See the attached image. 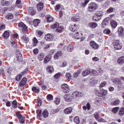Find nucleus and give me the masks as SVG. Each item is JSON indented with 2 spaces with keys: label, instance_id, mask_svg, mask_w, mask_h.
<instances>
[{
  "label": "nucleus",
  "instance_id": "obj_26",
  "mask_svg": "<svg viewBox=\"0 0 124 124\" xmlns=\"http://www.w3.org/2000/svg\"><path fill=\"white\" fill-rule=\"evenodd\" d=\"M118 63L119 64H123L124 63V56H121L119 57L117 60Z\"/></svg>",
  "mask_w": 124,
  "mask_h": 124
},
{
  "label": "nucleus",
  "instance_id": "obj_46",
  "mask_svg": "<svg viewBox=\"0 0 124 124\" xmlns=\"http://www.w3.org/2000/svg\"><path fill=\"white\" fill-rule=\"evenodd\" d=\"M80 70H78L76 72H75L74 73V75H73V77H74V78H77V77H78L79 74L80 73Z\"/></svg>",
  "mask_w": 124,
  "mask_h": 124
},
{
  "label": "nucleus",
  "instance_id": "obj_55",
  "mask_svg": "<svg viewBox=\"0 0 124 124\" xmlns=\"http://www.w3.org/2000/svg\"><path fill=\"white\" fill-rule=\"evenodd\" d=\"M22 77H23V76L22 75H19L16 77V81H17V82H19L21 79H22Z\"/></svg>",
  "mask_w": 124,
  "mask_h": 124
},
{
  "label": "nucleus",
  "instance_id": "obj_10",
  "mask_svg": "<svg viewBox=\"0 0 124 124\" xmlns=\"http://www.w3.org/2000/svg\"><path fill=\"white\" fill-rule=\"evenodd\" d=\"M82 36H83V35H82L81 33L79 32L75 33L73 35V37L76 39H81V38H82Z\"/></svg>",
  "mask_w": 124,
  "mask_h": 124
},
{
  "label": "nucleus",
  "instance_id": "obj_16",
  "mask_svg": "<svg viewBox=\"0 0 124 124\" xmlns=\"http://www.w3.org/2000/svg\"><path fill=\"white\" fill-rule=\"evenodd\" d=\"M88 27L91 29H95L97 27V23L95 22H91L88 24Z\"/></svg>",
  "mask_w": 124,
  "mask_h": 124
},
{
  "label": "nucleus",
  "instance_id": "obj_22",
  "mask_svg": "<svg viewBox=\"0 0 124 124\" xmlns=\"http://www.w3.org/2000/svg\"><path fill=\"white\" fill-rule=\"evenodd\" d=\"M111 27L113 28V29H116L117 26H118V22L117 21L113 20L110 21Z\"/></svg>",
  "mask_w": 124,
  "mask_h": 124
},
{
  "label": "nucleus",
  "instance_id": "obj_44",
  "mask_svg": "<svg viewBox=\"0 0 124 124\" xmlns=\"http://www.w3.org/2000/svg\"><path fill=\"white\" fill-rule=\"evenodd\" d=\"M61 101V99L59 98H56L54 101H53L54 103L55 104H56V105H58L60 104V102Z\"/></svg>",
  "mask_w": 124,
  "mask_h": 124
},
{
  "label": "nucleus",
  "instance_id": "obj_63",
  "mask_svg": "<svg viewBox=\"0 0 124 124\" xmlns=\"http://www.w3.org/2000/svg\"><path fill=\"white\" fill-rule=\"evenodd\" d=\"M110 5V2L107 1L105 2L104 6L106 8L108 7Z\"/></svg>",
  "mask_w": 124,
  "mask_h": 124
},
{
  "label": "nucleus",
  "instance_id": "obj_13",
  "mask_svg": "<svg viewBox=\"0 0 124 124\" xmlns=\"http://www.w3.org/2000/svg\"><path fill=\"white\" fill-rule=\"evenodd\" d=\"M16 58L18 62H23V57H22V54L20 51H17V53H16Z\"/></svg>",
  "mask_w": 124,
  "mask_h": 124
},
{
  "label": "nucleus",
  "instance_id": "obj_60",
  "mask_svg": "<svg viewBox=\"0 0 124 124\" xmlns=\"http://www.w3.org/2000/svg\"><path fill=\"white\" fill-rule=\"evenodd\" d=\"M53 98V95H52V94H48L47 95V99L48 100H52Z\"/></svg>",
  "mask_w": 124,
  "mask_h": 124
},
{
  "label": "nucleus",
  "instance_id": "obj_4",
  "mask_svg": "<svg viewBox=\"0 0 124 124\" xmlns=\"http://www.w3.org/2000/svg\"><path fill=\"white\" fill-rule=\"evenodd\" d=\"M16 114L20 124H24V123H25V118L22 116L21 113L19 112V111H17L16 113Z\"/></svg>",
  "mask_w": 124,
  "mask_h": 124
},
{
  "label": "nucleus",
  "instance_id": "obj_14",
  "mask_svg": "<svg viewBox=\"0 0 124 124\" xmlns=\"http://www.w3.org/2000/svg\"><path fill=\"white\" fill-rule=\"evenodd\" d=\"M27 78H23L20 82L19 84V87H23L26 85V83H27Z\"/></svg>",
  "mask_w": 124,
  "mask_h": 124
},
{
  "label": "nucleus",
  "instance_id": "obj_34",
  "mask_svg": "<svg viewBox=\"0 0 124 124\" xmlns=\"http://www.w3.org/2000/svg\"><path fill=\"white\" fill-rule=\"evenodd\" d=\"M9 32L8 31H5L3 34V37H4L5 39H7V38L9 37Z\"/></svg>",
  "mask_w": 124,
  "mask_h": 124
},
{
  "label": "nucleus",
  "instance_id": "obj_7",
  "mask_svg": "<svg viewBox=\"0 0 124 124\" xmlns=\"http://www.w3.org/2000/svg\"><path fill=\"white\" fill-rule=\"evenodd\" d=\"M71 95L72 98H76V97L78 96H81L82 93L81 92H78V91H76L73 92Z\"/></svg>",
  "mask_w": 124,
  "mask_h": 124
},
{
  "label": "nucleus",
  "instance_id": "obj_49",
  "mask_svg": "<svg viewBox=\"0 0 124 124\" xmlns=\"http://www.w3.org/2000/svg\"><path fill=\"white\" fill-rule=\"evenodd\" d=\"M6 18H8L9 20H11L14 18L13 15L12 14H8Z\"/></svg>",
  "mask_w": 124,
  "mask_h": 124
},
{
  "label": "nucleus",
  "instance_id": "obj_11",
  "mask_svg": "<svg viewBox=\"0 0 124 124\" xmlns=\"http://www.w3.org/2000/svg\"><path fill=\"white\" fill-rule=\"evenodd\" d=\"M118 34L120 37L124 36V28L123 27H120L118 29Z\"/></svg>",
  "mask_w": 124,
  "mask_h": 124
},
{
  "label": "nucleus",
  "instance_id": "obj_23",
  "mask_svg": "<svg viewBox=\"0 0 124 124\" xmlns=\"http://www.w3.org/2000/svg\"><path fill=\"white\" fill-rule=\"evenodd\" d=\"M28 11L29 12V14L32 16L35 15V10H34L32 7H30L28 9Z\"/></svg>",
  "mask_w": 124,
  "mask_h": 124
},
{
  "label": "nucleus",
  "instance_id": "obj_58",
  "mask_svg": "<svg viewBox=\"0 0 124 124\" xmlns=\"http://www.w3.org/2000/svg\"><path fill=\"white\" fill-rule=\"evenodd\" d=\"M97 121L99 123H106V121H105V120H104V119L102 118H100V119H98Z\"/></svg>",
  "mask_w": 124,
  "mask_h": 124
},
{
  "label": "nucleus",
  "instance_id": "obj_19",
  "mask_svg": "<svg viewBox=\"0 0 124 124\" xmlns=\"http://www.w3.org/2000/svg\"><path fill=\"white\" fill-rule=\"evenodd\" d=\"M0 4L2 5V6H6L10 4V1L5 0H2L0 2Z\"/></svg>",
  "mask_w": 124,
  "mask_h": 124
},
{
  "label": "nucleus",
  "instance_id": "obj_57",
  "mask_svg": "<svg viewBox=\"0 0 124 124\" xmlns=\"http://www.w3.org/2000/svg\"><path fill=\"white\" fill-rule=\"evenodd\" d=\"M97 75H102V73H103V70L102 69H100L97 70Z\"/></svg>",
  "mask_w": 124,
  "mask_h": 124
},
{
  "label": "nucleus",
  "instance_id": "obj_15",
  "mask_svg": "<svg viewBox=\"0 0 124 124\" xmlns=\"http://www.w3.org/2000/svg\"><path fill=\"white\" fill-rule=\"evenodd\" d=\"M108 24H109V21L108 20V18H105L102 23V26H101L102 28H105V27H106V26H107Z\"/></svg>",
  "mask_w": 124,
  "mask_h": 124
},
{
  "label": "nucleus",
  "instance_id": "obj_12",
  "mask_svg": "<svg viewBox=\"0 0 124 124\" xmlns=\"http://www.w3.org/2000/svg\"><path fill=\"white\" fill-rule=\"evenodd\" d=\"M69 30L71 31H75L78 30V26L76 24L71 25L69 26Z\"/></svg>",
  "mask_w": 124,
  "mask_h": 124
},
{
  "label": "nucleus",
  "instance_id": "obj_61",
  "mask_svg": "<svg viewBox=\"0 0 124 124\" xmlns=\"http://www.w3.org/2000/svg\"><path fill=\"white\" fill-rule=\"evenodd\" d=\"M60 77H61V73H60L56 74L54 76V78H55V79H59V78H60Z\"/></svg>",
  "mask_w": 124,
  "mask_h": 124
},
{
  "label": "nucleus",
  "instance_id": "obj_35",
  "mask_svg": "<svg viewBox=\"0 0 124 124\" xmlns=\"http://www.w3.org/2000/svg\"><path fill=\"white\" fill-rule=\"evenodd\" d=\"M40 24V20L39 19H35L33 21V25L34 27H37L38 25Z\"/></svg>",
  "mask_w": 124,
  "mask_h": 124
},
{
  "label": "nucleus",
  "instance_id": "obj_41",
  "mask_svg": "<svg viewBox=\"0 0 124 124\" xmlns=\"http://www.w3.org/2000/svg\"><path fill=\"white\" fill-rule=\"evenodd\" d=\"M38 60L40 62H41L44 60V55L42 53H40L38 56Z\"/></svg>",
  "mask_w": 124,
  "mask_h": 124
},
{
  "label": "nucleus",
  "instance_id": "obj_21",
  "mask_svg": "<svg viewBox=\"0 0 124 124\" xmlns=\"http://www.w3.org/2000/svg\"><path fill=\"white\" fill-rule=\"evenodd\" d=\"M61 56H62V51H59L54 55V58L55 60H58V59H59V57H61Z\"/></svg>",
  "mask_w": 124,
  "mask_h": 124
},
{
  "label": "nucleus",
  "instance_id": "obj_56",
  "mask_svg": "<svg viewBox=\"0 0 124 124\" xmlns=\"http://www.w3.org/2000/svg\"><path fill=\"white\" fill-rule=\"evenodd\" d=\"M106 85H107V82L103 81L100 84V88H103V87H105Z\"/></svg>",
  "mask_w": 124,
  "mask_h": 124
},
{
  "label": "nucleus",
  "instance_id": "obj_27",
  "mask_svg": "<svg viewBox=\"0 0 124 124\" xmlns=\"http://www.w3.org/2000/svg\"><path fill=\"white\" fill-rule=\"evenodd\" d=\"M46 18L47 23H50L51 22H52V21L54 20V17L51 16L50 15L46 16Z\"/></svg>",
  "mask_w": 124,
  "mask_h": 124
},
{
  "label": "nucleus",
  "instance_id": "obj_28",
  "mask_svg": "<svg viewBox=\"0 0 124 124\" xmlns=\"http://www.w3.org/2000/svg\"><path fill=\"white\" fill-rule=\"evenodd\" d=\"M37 9L38 10V11H41V10L43 9V3H39L37 5Z\"/></svg>",
  "mask_w": 124,
  "mask_h": 124
},
{
  "label": "nucleus",
  "instance_id": "obj_52",
  "mask_svg": "<svg viewBox=\"0 0 124 124\" xmlns=\"http://www.w3.org/2000/svg\"><path fill=\"white\" fill-rule=\"evenodd\" d=\"M94 118H95L96 121H97L99 118V113L96 112L94 113Z\"/></svg>",
  "mask_w": 124,
  "mask_h": 124
},
{
  "label": "nucleus",
  "instance_id": "obj_32",
  "mask_svg": "<svg viewBox=\"0 0 124 124\" xmlns=\"http://www.w3.org/2000/svg\"><path fill=\"white\" fill-rule=\"evenodd\" d=\"M71 21L73 22H79L80 21V17L77 16H72L71 17Z\"/></svg>",
  "mask_w": 124,
  "mask_h": 124
},
{
  "label": "nucleus",
  "instance_id": "obj_30",
  "mask_svg": "<svg viewBox=\"0 0 124 124\" xmlns=\"http://www.w3.org/2000/svg\"><path fill=\"white\" fill-rule=\"evenodd\" d=\"M58 27H59V23L58 22H56L54 24L50 26L51 29L52 30H55V31H56V30L58 29Z\"/></svg>",
  "mask_w": 124,
  "mask_h": 124
},
{
  "label": "nucleus",
  "instance_id": "obj_1",
  "mask_svg": "<svg viewBox=\"0 0 124 124\" xmlns=\"http://www.w3.org/2000/svg\"><path fill=\"white\" fill-rule=\"evenodd\" d=\"M112 45L115 50H121L123 48V44L119 40L113 41Z\"/></svg>",
  "mask_w": 124,
  "mask_h": 124
},
{
  "label": "nucleus",
  "instance_id": "obj_38",
  "mask_svg": "<svg viewBox=\"0 0 124 124\" xmlns=\"http://www.w3.org/2000/svg\"><path fill=\"white\" fill-rule=\"evenodd\" d=\"M89 1H90V0H85L84 2H82L80 4L81 7H85L86 5L89 3Z\"/></svg>",
  "mask_w": 124,
  "mask_h": 124
},
{
  "label": "nucleus",
  "instance_id": "obj_42",
  "mask_svg": "<svg viewBox=\"0 0 124 124\" xmlns=\"http://www.w3.org/2000/svg\"><path fill=\"white\" fill-rule=\"evenodd\" d=\"M51 59H52V57H51V56H46L44 60L45 62L46 63H47L48 62H50V61H51Z\"/></svg>",
  "mask_w": 124,
  "mask_h": 124
},
{
  "label": "nucleus",
  "instance_id": "obj_47",
  "mask_svg": "<svg viewBox=\"0 0 124 124\" xmlns=\"http://www.w3.org/2000/svg\"><path fill=\"white\" fill-rule=\"evenodd\" d=\"M71 112H72V109H65L64 110L65 114H70Z\"/></svg>",
  "mask_w": 124,
  "mask_h": 124
},
{
  "label": "nucleus",
  "instance_id": "obj_18",
  "mask_svg": "<svg viewBox=\"0 0 124 124\" xmlns=\"http://www.w3.org/2000/svg\"><path fill=\"white\" fill-rule=\"evenodd\" d=\"M45 39L46 40V41H52V40H53V36L51 35L50 34H47L45 36Z\"/></svg>",
  "mask_w": 124,
  "mask_h": 124
},
{
  "label": "nucleus",
  "instance_id": "obj_6",
  "mask_svg": "<svg viewBox=\"0 0 124 124\" xmlns=\"http://www.w3.org/2000/svg\"><path fill=\"white\" fill-rule=\"evenodd\" d=\"M107 93H108V91L107 90L103 89L98 92V93H97V95L100 97H102V96H104L105 95H106Z\"/></svg>",
  "mask_w": 124,
  "mask_h": 124
},
{
  "label": "nucleus",
  "instance_id": "obj_59",
  "mask_svg": "<svg viewBox=\"0 0 124 124\" xmlns=\"http://www.w3.org/2000/svg\"><path fill=\"white\" fill-rule=\"evenodd\" d=\"M104 33L106 34H109L111 33V31L109 29H106L104 31Z\"/></svg>",
  "mask_w": 124,
  "mask_h": 124
},
{
  "label": "nucleus",
  "instance_id": "obj_17",
  "mask_svg": "<svg viewBox=\"0 0 124 124\" xmlns=\"http://www.w3.org/2000/svg\"><path fill=\"white\" fill-rule=\"evenodd\" d=\"M91 72H92V71H91V70H90V69H87L82 72V75L84 77L87 76L89 75V74H90Z\"/></svg>",
  "mask_w": 124,
  "mask_h": 124
},
{
  "label": "nucleus",
  "instance_id": "obj_45",
  "mask_svg": "<svg viewBox=\"0 0 124 124\" xmlns=\"http://www.w3.org/2000/svg\"><path fill=\"white\" fill-rule=\"evenodd\" d=\"M115 11V8L113 7H110L108 9L107 11V13H112Z\"/></svg>",
  "mask_w": 124,
  "mask_h": 124
},
{
  "label": "nucleus",
  "instance_id": "obj_48",
  "mask_svg": "<svg viewBox=\"0 0 124 124\" xmlns=\"http://www.w3.org/2000/svg\"><path fill=\"white\" fill-rule=\"evenodd\" d=\"M74 123H76V124H79V123H80V120L79 119V117L76 116L74 119Z\"/></svg>",
  "mask_w": 124,
  "mask_h": 124
},
{
  "label": "nucleus",
  "instance_id": "obj_24",
  "mask_svg": "<svg viewBox=\"0 0 124 124\" xmlns=\"http://www.w3.org/2000/svg\"><path fill=\"white\" fill-rule=\"evenodd\" d=\"M21 39L23 42H24V43H26V44L28 43V42H29V37H28V36H27L26 35H23Z\"/></svg>",
  "mask_w": 124,
  "mask_h": 124
},
{
  "label": "nucleus",
  "instance_id": "obj_37",
  "mask_svg": "<svg viewBox=\"0 0 124 124\" xmlns=\"http://www.w3.org/2000/svg\"><path fill=\"white\" fill-rule=\"evenodd\" d=\"M113 83L116 85H120L121 84V79L118 78H115L113 79Z\"/></svg>",
  "mask_w": 124,
  "mask_h": 124
},
{
  "label": "nucleus",
  "instance_id": "obj_31",
  "mask_svg": "<svg viewBox=\"0 0 124 124\" xmlns=\"http://www.w3.org/2000/svg\"><path fill=\"white\" fill-rule=\"evenodd\" d=\"M32 91L33 92V93H38L40 91V89L39 87H36L35 86H34L32 88Z\"/></svg>",
  "mask_w": 124,
  "mask_h": 124
},
{
  "label": "nucleus",
  "instance_id": "obj_5",
  "mask_svg": "<svg viewBox=\"0 0 124 124\" xmlns=\"http://www.w3.org/2000/svg\"><path fill=\"white\" fill-rule=\"evenodd\" d=\"M62 89L64 93H69L70 88L67 84H62Z\"/></svg>",
  "mask_w": 124,
  "mask_h": 124
},
{
  "label": "nucleus",
  "instance_id": "obj_8",
  "mask_svg": "<svg viewBox=\"0 0 124 124\" xmlns=\"http://www.w3.org/2000/svg\"><path fill=\"white\" fill-rule=\"evenodd\" d=\"M90 45L93 49H98L99 47V46H98V44H97L94 41H91L90 42Z\"/></svg>",
  "mask_w": 124,
  "mask_h": 124
},
{
  "label": "nucleus",
  "instance_id": "obj_3",
  "mask_svg": "<svg viewBox=\"0 0 124 124\" xmlns=\"http://www.w3.org/2000/svg\"><path fill=\"white\" fill-rule=\"evenodd\" d=\"M18 27L19 29H21L23 33H26L28 31V27L24 24L23 22L19 23L18 24Z\"/></svg>",
  "mask_w": 124,
  "mask_h": 124
},
{
  "label": "nucleus",
  "instance_id": "obj_50",
  "mask_svg": "<svg viewBox=\"0 0 124 124\" xmlns=\"http://www.w3.org/2000/svg\"><path fill=\"white\" fill-rule=\"evenodd\" d=\"M16 6L19 8L21 6V0H16Z\"/></svg>",
  "mask_w": 124,
  "mask_h": 124
},
{
  "label": "nucleus",
  "instance_id": "obj_2",
  "mask_svg": "<svg viewBox=\"0 0 124 124\" xmlns=\"http://www.w3.org/2000/svg\"><path fill=\"white\" fill-rule=\"evenodd\" d=\"M98 8V5L95 2H92L89 4L88 11L89 12H93Z\"/></svg>",
  "mask_w": 124,
  "mask_h": 124
},
{
  "label": "nucleus",
  "instance_id": "obj_29",
  "mask_svg": "<svg viewBox=\"0 0 124 124\" xmlns=\"http://www.w3.org/2000/svg\"><path fill=\"white\" fill-rule=\"evenodd\" d=\"M46 70L48 73H52V72L54 71V67L53 66H48L46 68Z\"/></svg>",
  "mask_w": 124,
  "mask_h": 124
},
{
  "label": "nucleus",
  "instance_id": "obj_62",
  "mask_svg": "<svg viewBox=\"0 0 124 124\" xmlns=\"http://www.w3.org/2000/svg\"><path fill=\"white\" fill-rule=\"evenodd\" d=\"M120 116H123L124 115V109H121L119 111Z\"/></svg>",
  "mask_w": 124,
  "mask_h": 124
},
{
  "label": "nucleus",
  "instance_id": "obj_53",
  "mask_svg": "<svg viewBox=\"0 0 124 124\" xmlns=\"http://www.w3.org/2000/svg\"><path fill=\"white\" fill-rule=\"evenodd\" d=\"M36 34L38 37H40L42 35V31H37L36 32Z\"/></svg>",
  "mask_w": 124,
  "mask_h": 124
},
{
  "label": "nucleus",
  "instance_id": "obj_40",
  "mask_svg": "<svg viewBox=\"0 0 124 124\" xmlns=\"http://www.w3.org/2000/svg\"><path fill=\"white\" fill-rule=\"evenodd\" d=\"M37 43H38V40H37V39L35 37H34L33 38V47L36 46L37 45Z\"/></svg>",
  "mask_w": 124,
  "mask_h": 124
},
{
  "label": "nucleus",
  "instance_id": "obj_39",
  "mask_svg": "<svg viewBox=\"0 0 124 124\" xmlns=\"http://www.w3.org/2000/svg\"><path fill=\"white\" fill-rule=\"evenodd\" d=\"M72 77V75H71V74L69 73H67L66 74V78H67V80L68 81H70L71 80V78Z\"/></svg>",
  "mask_w": 124,
  "mask_h": 124
},
{
  "label": "nucleus",
  "instance_id": "obj_43",
  "mask_svg": "<svg viewBox=\"0 0 124 124\" xmlns=\"http://www.w3.org/2000/svg\"><path fill=\"white\" fill-rule=\"evenodd\" d=\"M12 105L13 108H16L18 107V104H17V101L16 100H14L12 102Z\"/></svg>",
  "mask_w": 124,
  "mask_h": 124
},
{
  "label": "nucleus",
  "instance_id": "obj_9",
  "mask_svg": "<svg viewBox=\"0 0 124 124\" xmlns=\"http://www.w3.org/2000/svg\"><path fill=\"white\" fill-rule=\"evenodd\" d=\"M73 98L71 97V95L68 94H65L64 96V99L65 101H66V102H69L70 101H72Z\"/></svg>",
  "mask_w": 124,
  "mask_h": 124
},
{
  "label": "nucleus",
  "instance_id": "obj_33",
  "mask_svg": "<svg viewBox=\"0 0 124 124\" xmlns=\"http://www.w3.org/2000/svg\"><path fill=\"white\" fill-rule=\"evenodd\" d=\"M120 102H121L120 101V100L116 99V100H114V101L111 102V105H112V106H114V105H115V106L119 105V104H120Z\"/></svg>",
  "mask_w": 124,
  "mask_h": 124
},
{
  "label": "nucleus",
  "instance_id": "obj_36",
  "mask_svg": "<svg viewBox=\"0 0 124 124\" xmlns=\"http://www.w3.org/2000/svg\"><path fill=\"white\" fill-rule=\"evenodd\" d=\"M48 115H49L48 110H47V109H45L42 113L43 116L44 118H47L48 117Z\"/></svg>",
  "mask_w": 124,
  "mask_h": 124
},
{
  "label": "nucleus",
  "instance_id": "obj_20",
  "mask_svg": "<svg viewBox=\"0 0 124 124\" xmlns=\"http://www.w3.org/2000/svg\"><path fill=\"white\" fill-rule=\"evenodd\" d=\"M95 15H96L97 18H98L97 20H99H99H101V18H102V17H103V13L101 12H97Z\"/></svg>",
  "mask_w": 124,
  "mask_h": 124
},
{
  "label": "nucleus",
  "instance_id": "obj_54",
  "mask_svg": "<svg viewBox=\"0 0 124 124\" xmlns=\"http://www.w3.org/2000/svg\"><path fill=\"white\" fill-rule=\"evenodd\" d=\"M56 31H57L58 32H61V31H63V27H62V26H58Z\"/></svg>",
  "mask_w": 124,
  "mask_h": 124
},
{
  "label": "nucleus",
  "instance_id": "obj_25",
  "mask_svg": "<svg viewBox=\"0 0 124 124\" xmlns=\"http://www.w3.org/2000/svg\"><path fill=\"white\" fill-rule=\"evenodd\" d=\"M74 49V46L71 44H69L67 46V51L68 52H72Z\"/></svg>",
  "mask_w": 124,
  "mask_h": 124
},
{
  "label": "nucleus",
  "instance_id": "obj_51",
  "mask_svg": "<svg viewBox=\"0 0 124 124\" xmlns=\"http://www.w3.org/2000/svg\"><path fill=\"white\" fill-rule=\"evenodd\" d=\"M83 109H91V104L90 103H87L86 106H83L82 107Z\"/></svg>",
  "mask_w": 124,
  "mask_h": 124
},
{
  "label": "nucleus",
  "instance_id": "obj_64",
  "mask_svg": "<svg viewBox=\"0 0 124 124\" xmlns=\"http://www.w3.org/2000/svg\"><path fill=\"white\" fill-rule=\"evenodd\" d=\"M58 112V109H51V114H55V113H57Z\"/></svg>",
  "mask_w": 124,
  "mask_h": 124
}]
</instances>
